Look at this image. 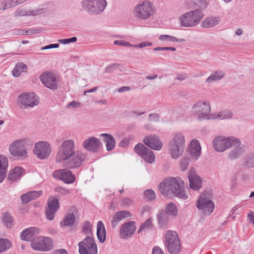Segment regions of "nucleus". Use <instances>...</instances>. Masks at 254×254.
I'll return each mask as SVG.
<instances>
[{"instance_id":"nucleus-13","label":"nucleus","mask_w":254,"mask_h":254,"mask_svg":"<svg viewBox=\"0 0 254 254\" xmlns=\"http://www.w3.org/2000/svg\"><path fill=\"white\" fill-rule=\"evenodd\" d=\"M135 152L146 162L153 164L155 162V155L151 150L142 143H138L134 147Z\"/></svg>"},{"instance_id":"nucleus-50","label":"nucleus","mask_w":254,"mask_h":254,"mask_svg":"<svg viewBox=\"0 0 254 254\" xmlns=\"http://www.w3.org/2000/svg\"><path fill=\"white\" fill-rule=\"evenodd\" d=\"M4 9H8L10 7L16 5L15 0H5L3 1Z\"/></svg>"},{"instance_id":"nucleus-64","label":"nucleus","mask_w":254,"mask_h":254,"mask_svg":"<svg viewBox=\"0 0 254 254\" xmlns=\"http://www.w3.org/2000/svg\"><path fill=\"white\" fill-rule=\"evenodd\" d=\"M53 254H68V253L65 249H61L54 251Z\"/></svg>"},{"instance_id":"nucleus-15","label":"nucleus","mask_w":254,"mask_h":254,"mask_svg":"<svg viewBox=\"0 0 254 254\" xmlns=\"http://www.w3.org/2000/svg\"><path fill=\"white\" fill-rule=\"evenodd\" d=\"M83 147L88 151L96 153L102 148V143L99 138L91 136L83 142Z\"/></svg>"},{"instance_id":"nucleus-17","label":"nucleus","mask_w":254,"mask_h":254,"mask_svg":"<svg viewBox=\"0 0 254 254\" xmlns=\"http://www.w3.org/2000/svg\"><path fill=\"white\" fill-rule=\"evenodd\" d=\"M77 210L75 206H71L67 210L60 224L62 227H71L73 226L75 221V214Z\"/></svg>"},{"instance_id":"nucleus-31","label":"nucleus","mask_w":254,"mask_h":254,"mask_svg":"<svg viewBox=\"0 0 254 254\" xmlns=\"http://www.w3.org/2000/svg\"><path fill=\"white\" fill-rule=\"evenodd\" d=\"M8 167V160L6 157L0 155V183H2L6 177Z\"/></svg>"},{"instance_id":"nucleus-62","label":"nucleus","mask_w":254,"mask_h":254,"mask_svg":"<svg viewBox=\"0 0 254 254\" xmlns=\"http://www.w3.org/2000/svg\"><path fill=\"white\" fill-rule=\"evenodd\" d=\"M129 144V140L127 138H124L120 142V146L121 147H126Z\"/></svg>"},{"instance_id":"nucleus-49","label":"nucleus","mask_w":254,"mask_h":254,"mask_svg":"<svg viewBox=\"0 0 254 254\" xmlns=\"http://www.w3.org/2000/svg\"><path fill=\"white\" fill-rule=\"evenodd\" d=\"M145 197L149 200H153L156 198V194L154 190H148L144 191Z\"/></svg>"},{"instance_id":"nucleus-23","label":"nucleus","mask_w":254,"mask_h":254,"mask_svg":"<svg viewBox=\"0 0 254 254\" xmlns=\"http://www.w3.org/2000/svg\"><path fill=\"white\" fill-rule=\"evenodd\" d=\"M60 208L59 199L54 196L49 197V220H53Z\"/></svg>"},{"instance_id":"nucleus-63","label":"nucleus","mask_w":254,"mask_h":254,"mask_svg":"<svg viewBox=\"0 0 254 254\" xmlns=\"http://www.w3.org/2000/svg\"><path fill=\"white\" fill-rule=\"evenodd\" d=\"M248 217L249 218L250 222L252 223L254 225V212L250 211L248 214Z\"/></svg>"},{"instance_id":"nucleus-53","label":"nucleus","mask_w":254,"mask_h":254,"mask_svg":"<svg viewBox=\"0 0 254 254\" xmlns=\"http://www.w3.org/2000/svg\"><path fill=\"white\" fill-rule=\"evenodd\" d=\"M77 41V38L73 37L68 39H63L59 40V42L63 44H67L69 43L75 42Z\"/></svg>"},{"instance_id":"nucleus-21","label":"nucleus","mask_w":254,"mask_h":254,"mask_svg":"<svg viewBox=\"0 0 254 254\" xmlns=\"http://www.w3.org/2000/svg\"><path fill=\"white\" fill-rule=\"evenodd\" d=\"M34 153L40 159H44L48 156V142L39 141L35 144Z\"/></svg>"},{"instance_id":"nucleus-11","label":"nucleus","mask_w":254,"mask_h":254,"mask_svg":"<svg viewBox=\"0 0 254 254\" xmlns=\"http://www.w3.org/2000/svg\"><path fill=\"white\" fill-rule=\"evenodd\" d=\"M80 254H97V246L91 236H87L78 244Z\"/></svg>"},{"instance_id":"nucleus-44","label":"nucleus","mask_w":254,"mask_h":254,"mask_svg":"<svg viewBox=\"0 0 254 254\" xmlns=\"http://www.w3.org/2000/svg\"><path fill=\"white\" fill-rule=\"evenodd\" d=\"M92 225L89 221H85L83 222L82 226V232L87 236H91L92 235Z\"/></svg>"},{"instance_id":"nucleus-59","label":"nucleus","mask_w":254,"mask_h":254,"mask_svg":"<svg viewBox=\"0 0 254 254\" xmlns=\"http://www.w3.org/2000/svg\"><path fill=\"white\" fill-rule=\"evenodd\" d=\"M80 106V103L75 102V101H72L70 103H69L67 105L66 108H76Z\"/></svg>"},{"instance_id":"nucleus-56","label":"nucleus","mask_w":254,"mask_h":254,"mask_svg":"<svg viewBox=\"0 0 254 254\" xmlns=\"http://www.w3.org/2000/svg\"><path fill=\"white\" fill-rule=\"evenodd\" d=\"M152 45V43H150V42H144V43H139L138 44H135V45H132V47H134V48H143L145 47H147V46H150Z\"/></svg>"},{"instance_id":"nucleus-22","label":"nucleus","mask_w":254,"mask_h":254,"mask_svg":"<svg viewBox=\"0 0 254 254\" xmlns=\"http://www.w3.org/2000/svg\"><path fill=\"white\" fill-rule=\"evenodd\" d=\"M40 230L37 227H30L23 230L20 233V238L25 241H32L37 235L40 234Z\"/></svg>"},{"instance_id":"nucleus-54","label":"nucleus","mask_w":254,"mask_h":254,"mask_svg":"<svg viewBox=\"0 0 254 254\" xmlns=\"http://www.w3.org/2000/svg\"><path fill=\"white\" fill-rule=\"evenodd\" d=\"M40 79L44 85L48 87V72H44L40 76Z\"/></svg>"},{"instance_id":"nucleus-42","label":"nucleus","mask_w":254,"mask_h":254,"mask_svg":"<svg viewBox=\"0 0 254 254\" xmlns=\"http://www.w3.org/2000/svg\"><path fill=\"white\" fill-rule=\"evenodd\" d=\"M244 163L247 167H254V152L247 154L244 158Z\"/></svg>"},{"instance_id":"nucleus-32","label":"nucleus","mask_w":254,"mask_h":254,"mask_svg":"<svg viewBox=\"0 0 254 254\" xmlns=\"http://www.w3.org/2000/svg\"><path fill=\"white\" fill-rule=\"evenodd\" d=\"M130 216V212L127 211H121L117 212L114 214L112 221V227L115 228L120 221Z\"/></svg>"},{"instance_id":"nucleus-40","label":"nucleus","mask_w":254,"mask_h":254,"mask_svg":"<svg viewBox=\"0 0 254 254\" xmlns=\"http://www.w3.org/2000/svg\"><path fill=\"white\" fill-rule=\"evenodd\" d=\"M165 212L168 215L176 216L178 214V209L176 205L173 202L168 203L165 207Z\"/></svg>"},{"instance_id":"nucleus-12","label":"nucleus","mask_w":254,"mask_h":254,"mask_svg":"<svg viewBox=\"0 0 254 254\" xmlns=\"http://www.w3.org/2000/svg\"><path fill=\"white\" fill-rule=\"evenodd\" d=\"M53 177L66 184H73L75 181V175L67 168L55 171L53 173Z\"/></svg>"},{"instance_id":"nucleus-46","label":"nucleus","mask_w":254,"mask_h":254,"mask_svg":"<svg viewBox=\"0 0 254 254\" xmlns=\"http://www.w3.org/2000/svg\"><path fill=\"white\" fill-rule=\"evenodd\" d=\"M152 218H149L146 221L142 224L139 229L138 232L146 231L153 228V224L152 223Z\"/></svg>"},{"instance_id":"nucleus-39","label":"nucleus","mask_w":254,"mask_h":254,"mask_svg":"<svg viewBox=\"0 0 254 254\" xmlns=\"http://www.w3.org/2000/svg\"><path fill=\"white\" fill-rule=\"evenodd\" d=\"M233 116L232 112L229 110H225L218 112L215 119H219L220 120H227L231 119Z\"/></svg>"},{"instance_id":"nucleus-29","label":"nucleus","mask_w":254,"mask_h":254,"mask_svg":"<svg viewBox=\"0 0 254 254\" xmlns=\"http://www.w3.org/2000/svg\"><path fill=\"white\" fill-rule=\"evenodd\" d=\"M100 136L103 137V141L105 143L106 149L110 151L112 150L115 146V139L113 135L109 133H101Z\"/></svg>"},{"instance_id":"nucleus-3","label":"nucleus","mask_w":254,"mask_h":254,"mask_svg":"<svg viewBox=\"0 0 254 254\" xmlns=\"http://www.w3.org/2000/svg\"><path fill=\"white\" fill-rule=\"evenodd\" d=\"M32 145V142L27 139L16 140L9 145V150L12 157L22 160L27 157V149Z\"/></svg>"},{"instance_id":"nucleus-10","label":"nucleus","mask_w":254,"mask_h":254,"mask_svg":"<svg viewBox=\"0 0 254 254\" xmlns=\"http://www.w3.org/2000/svg\"><path fill=\"white\" fill-rule=\"evenodd\" d=\"M211 107L208 101H199L192 107V113L197 116V119L201 121L210 119Z\"/></svg>"},{"instance_id":"nucleus-43","label":"nucleus","mask_w":254,"mask_h":254,"mask_svg":"<svg viewBox=\"0 0 254 254\" xmlns=\"http://www.w3.org/2000/svg\"><path fill=\"white\" fill-rule=\"evenodd\" d=\"M159 40L161 41H166V42H183L185 41L184 39H177L176 37L167 35H161L159 38Z\"/></svg>"},{"instance_id":"nucleus-30","label":"nucleus","mask_w":254,"mask_h":254,"mask_svg":"<svg viewBox=\"0 0 254 254\" xmlns=\"http://www.w3.org/2000/svg\"><path fill=\"white\" fill-rule=\"evenodd\" d=\"M185 147L169 144L168 150L172 158L177 159L184 151Z\"/></svg>"},{"instance_id":"nucleus-24","label":"nucleus","mask_w":254,"mask_h":254,"mask_svg":"<svg viewBox=\"0 0 254 254\" xmlns=\"http://www.w3.org/2000/svg\"><path fill=\"white\" fill-rule=\"evenodd\" d=\"M143 142L154 150H160L162 147V143L155 135L146 136L144 138Z\"/></svg>"},{"instance_id":"nucleus-45","label":"nucleus","mask_w":254,"mask_h":254,"mask_svg":"<svg viewBox=\"0 0 254 254\" xmlns=\"http://www.w3.org/2000/svg\"><path fill=\"white\" fill-rule=\"evenodd\" d=\"M11 247V243L7 239H0V253L6 251Z\"/></svg>"},{"instance_id":"nucleus-61","label":"nucleus","mask_w":254,"mask_h":254,"mask_svg":"<svg viewBox=\"0 0 254 254\" xmlns=\"http://www.w3.org/2000/svg\"><path fill=\"white\" fill-rule=\"evenodd\" d=\"M14 14L15 16L17 17L27 16V11L23 10L17 9L15 11Z\"/></svg>"},{"instance_id":"nucleus-55","label":"nucleus","mask_w":254,"mask_h":254,"mask_svg":"<svg viewBox=\"0 0 254 254\" xmlns=\"http://www.w3.org/2000/svg\"><path fill=\"white\" fill-rule=\"evenodd\" d=\"M55 190L57 192L60 193L64 195H66L69 193V190L61 187H57Z\"/></svg>"},{"instance_id":"nucleus-27","label":"nucleus","mask_w":254,"mask_h":254,"mask_svg":"<svg viewBox=\"0 0 254 254\" xmlns=\"http://www.w3.org/2000/svg\"><path fill=\"white\" fill-rule=\"evenodd\" d=\"M158 223L160 228L166 229L169 227V215L163 210L160 211L157 215Z\"/></svg>"},{"instance_id":"nucleus-38","label":"nucleus","mask_w":254,"mask_h":254,"mask_svg":"<svg viewBox=\"0 0 254 254\" xmlns=\"http://www.w3.org/2000/svg\"><path fill=\"white\" fill-rule=\"evenodd\" d=\"M27 69V65L23 63H18L12 70V75L16 77H19L22 72H26Z\"/></svg>"},{"instance_id":"nucleus-25","label":"nucleus","mask_w":254,"mask_h":254,"mask_svg":"<svg viewBox=\"0 0 254 254\" xmlns=\"http://www.w3.org/2000/svg\"><path fill=\"white\" fill-rule=\"evenodd\" d=\"M25 173V170L21 167L17 166L14 167L8 173L7 180L10 183L21 179Z\"/></svg>"},{"instance_id":"nucleus-18","label":"nucleus","mask_w":254,"mask_h":254,"mask_svg":"<svg viewBox=\"0 0 254 254\" xmlns=\"http://www.w3.org/2000/svg\"><path fill=\"white\" fill-rule=\"evenodd\" d=\"M31 247L35 251H48V237L39 236L35 238L31 242Z\"/></svg>"},{"instance_id":"nucleus-2","label":"nucleus","mask_w":254,"mask_h":254,"mask_svg":"<svg viewBox=\"0 0 254 254\" xmlns=\"http://www.w3.org/2000/svg\"><path fill=\"white\" fill-rule=\"evenodd\" d=\"M184 183L180 178L168 177L163 180L158 189L164 197L172 198L177 196L187 199L188 196L184 188Z\"/></svg>"},{"instance_id":"nucleus-14","label":"nucleus","mask_w":254,"mask_h":254,"mask_svg":"<svg viewBox=\"0 0 254 254\" xmlns=\"http://www.w3.org/2000/svg\"><path fill=\"white\" fill-rule=\"evenodd\" d=\"M18 101L25 107H34L38 104V97L34 92L23 93L18 96Z\"/></svg>"},{"instance_id":"nucleus-37","label":"nucleus","mask_w":254,"mask_h":254,"mask_svg":"<svg viewBox=\"0 0 254 254\" xmlns=\"http://www.w3.org/2000/svg\"><path fill=\"white\" fill-rule=\"evenodd\" d=\"M225 76V73L222 70H217L212 72L206 79V83H211L222 79Z\"/></svg>"},{"instance_id":"nucleus-47","label":"nucleus","mask_w":254,"mask_h":254,"mask_svg":"<svg viewBox=\"0 0 254 254\" xmlns=\"http://www.w3.org/2000/svg\"><path fill=\"white\" fill-rule=\"evenodd\" d=\"M190 161V158L188 157H184L180 160V167L182 171H185L188 168Z\"/></svg>"},{"instance_id":"nucleus-16","label":"nucleus","mask_w":254,"mask_h":254,"mask_svg":"<svg viewBox=\"0 0 254 254\" xmlns=\"http://www.w3.org/2000/svg\"><path fill=\"white\" fill-rule=\"evenodd\" d=\"M189 187L194 190H199L202 187V180L196 173V171L190 168L188 174Z\"/></svg>"},{"instance_id":"nucleus-34","label":"nucleus","mask_w":254,"mask_h":254,"mask_svg":"<svg viewBox=\"0 0 254 254\" xmlns=\"http://www.w3.org/2000/svg\"><path fill=\"white\" fill-rule=\"evenodd\" d=\"M169 144L185 147V138L183 133L177 132L173 134Z\"/></svg>"},{"instance_id":"nucleus-58","label":"nucleus","mask_w":254,"mask_h":254,"mask_svg":"<svg viewBox=\"0 0 254 254\" xmlns=\"http://www.w3.org/2000/svg\"><path fill=\"white\" fill-rule=\"evenodd\" d=\"M152 254H165L161 249L158 246H155L152 252Z\"/></svg>"},{"instance_id":"nucleus-20","label":"nucleus","mask_w":254,"mask_h":254,"mask_svg":"<svg viewBox=\"0 0 254 254\" xmlns=\"http://www.w3.org/2000/svg\"><path fill=\"white\" fill-rule=\"evenodd\" d=\"M200 144L197 140L192 139L189 147V154L193 161L198 159L201 154V150Z\"/></svg>"},{"instance_id":"nucleus-1","label":"nucleus","mask_w":254,"mask_h":254,"mask_svg":"<svg viewBox=\"0 0 254 254\" xmlns=\"http://www.w3.org/2000/svg\"><path fill=\"white\" fill-rule=\"evenodd\" d=\"M85 158V154L75 150L73 140L68 139L64 141L59 147L56 161L63 163L65 167L72 169L79 168Z\"/></svg>"},{"instance_id":"nucleus-41","label":"nucleus","mask_w":254,"mask_h":254,"mask_svg":"<svg viewBox=\"0 0 254 254\" xmlns=\"http://www.w3.org/2000/svg\"><path fill=\"white\" fill-rule=\"evenodd\" d=\"M2 222L7 228H11L13 225V219L8 212H5L2 215Z\"/></svg>"},{"instance_id":"nucleus-19","label":"nucleus","mask_w":254,"mask_h":254,"mask_svg":"<svg viewBox=\"0 0 254 254\" xmlns=\"http://www.w3.org/2000/svg\"><path fill=\"white\" fill-rule=\"evenodd\" d=\"M135 231L134 221H128L125 223L121 227L120 237L121 239H127L131 237Z\"/></svg>"},{"instance_id":"nucleus-52","label":"nucleus","mask_w":254,"mask_h":254,"mask_svg":"<svg viewBox=\"0 0 254 254\" xmlns=\"http://www.w3.org/2000/svg\"><path fill=\"white\" fill-rule=\"evenodd\" d=\"M114 44L116 45L124 46V47H131L132 44H130L128 42L124 40H116L114 42Z\"/></svg>"},{"instance_id":"nucleus-8","label":"nucleus","mask_w":254,"mask_h":254,"mask_svg":"<svg viewBox=\"0 0 254 254\" xmlns=\"http://www.w3.org/2000/svg\"><path fill=\"white\" fill-rule=\"evenodd\" d=\"M107 5L106 0H83L82 7L90 14L97 15L103 12Z\"/></svg>"},{"instance_id":"nucleus-36","label":"nucleus","mask_w":254,"mask_h":254,"mask_svg":"<svg viewBox=\"0 0 254 254\" xmlns=\"http://www.w3.org/2000/svg\"><path fill=\"white\" fill-rule=\"evenodd\" d=\"M97 236L98 239L101 243L105 242L106 236V232L104 224L102 221H99L97 223Z\"/></svg>"},{"instance_id":"nucleus-35","label":"nucleus","mask_w":254,"mask_h":254,"mask_svg":"<svg viewBox=\"0 0 254 254\" xmlns=\"http://www.w3.org/2000/svg\"><path fill=\"white\" fill-rule=\"evenodd\" d=\"M240 146V145L235 146V147L229 152L228 157L229 159L231 160L236 159L244 153V148Z\"/></svg>"},{"instance_id":"nucleus-60","label":"nucleus","mask_w":254,"mask_h":254,"mask_svg":"<svg viewBox=\"0 0 254 254\" xmlns=\"http://www.w3.org/2000/svg\"><path fill=\"white\" fill-rule=\"evenodd\" d=\"M117 65H118V64H109L105 68L106 72H111L115 69V67Z\"/></svg>"},{"instance_id":"nucleus-57","label":"nucleus","mask_w":254,"mask_h":254,"mask_svg":"<svg viewBox=\"0 0 254 254\" xmlns=\"http://www.w3.org/2000/svg\"><path fill=\"white\" fill-rule=\"evenodd\" d=\"M150 121L158 122L159 121V116L156 113H152L149 115Z\"/></svg>"},{"instance_id":"nucleus-6","label":"nucleus","mask_w":254,"mask_h":254,"mask_svg":"<svg viewBox=\"0 0 254 254\" xmlns=\"http://www.w3.org/2000/svg\"><path fill=\"white\" fill-rule=\"evenodd\" d=\"M203 16L204 14L201 10L195 9L181 15L179 21L182 26L192 27L198 24Z\"/></svg>"},{"instance_id":"nucleus-9","label":"nucleus","mask_w":254,"mask_h":254,"mask_svg":"<svg viewBox=\"0 0 254 254\" xmlns=\"http://www.w3.org/2000/svg\"><path fill=\"white\" fill-rule=\"evenodd\" d=\"M211 198V193L205 192L201 194L197 200L196 207L205 215H210L214 210V203Z\"/></svg>"},{"instance_id":"nucleus-4","label":"nucleus","mask_w":254,"mask_h":254,"mask_svg":"<svg viewBox=\"0 0 254 254\" xmlns=\"http://www.w3.org/2000/svg\"><path fill=\"white\" fill-rule=\"evenodd\" d=\"M155 12V8L153 4L148 0H140L133 9V16L142 20L149 18Z\"/></svg>"},{"instance_id":"nucleus-28","label":"nucleus","mask_w":254,"mask_h":254,"mask_svg":"<svg viewBox=\"0 0 254 254\" xmlns=\"http://www.w3.org/2000/svg\"><path fill=\"white\" fill-rule=\"evenodd\" d=\"M61 83V78L59 74L49 72V89H56Z\"/></svg>"},{"instance_id":"nucleus-7","label":"nucleus","mask_w":254,"mask_h":254,"mask_svg":"<svg viewBox=\"0 0 254 254\" xmlns=\"http://www.w3.org/2000/svg\"><path fill=\"white\" fill-rule=\"evenodd\" d=\"M164 245L171 254H178L181 250V242L177 233L168 230L164 235Z\"/></svg>"},{"instance_id":"nucleus-48","label":"nucleus","mask_w":254,"mask_h":254,"mask_svg":"<svg viewBox=\"0 0 254 254\" xmlns=\"http://www.w3.org/2000/svg\"><path fill=\"white\" fill-rule=\"evenodd\" d=\"M40 32V29H39L29 28L27 30H25V29L19 30L18 31L17 34H18V35H24V34L33 35V34H35L37 33H39Z\"/></svg>"},{"instance_id":"nucleus-33","label":"nucleus","mask_w":254,"mask_h":254,"mask_svg":"<svg viewBox=\"0 0 254 254\" xmlns=\"http://www.w3.org/2000/svg\"><path fill=\"white\" fill-rule=\"evenodd\" d=\"M220 21V18L218 16H210L206 18L201 23V26L203 28H209L217 25Z\"/></svg>"},{"instance_id":"nucleus-5","label":"nucleus","mask_w":254,"mask_h":254,"mask_svg":"<svg viewBox=\"0 0 254 254\" xmlns=\"http://www.w3.org/2000/svg\"><path fill=\"white\" fill-rule=\"evenodd\" d=\"M241 141L234 137H226L224 136L215 137L212 142L213 149L217 152H223L228 148L239 146Z\"/></svg>"},{"instance_id":"nucleus-26","label":"nucleus","mask_w":254,"mask_h":254,"mask_svg":"<svg viewBox=\"0 0 254 254\" xmlns=\"http://www.w3.org/2000/svg\"><path fill=\"white\" fill-rule=\"evenodd\" d=\"M42 191L41 190L30 191L27 193H24L21 196L22 203L26 204L29 202L39 197L42 195Z\"/></svg>"},{"instance_id":"nucleus-51","label":"nucleus","mask_w":254,"mask_h":254,"mask_svg":"<svg viewBox=\"0 0 254 254\" xmlns=\"http://www.w3.org/2000/svg\"><path fill=\"white\" fill-rule=\"evenodd\" d=\"M44 10V8H39L33 10L27 11V16H35L43 12Z\"/></svg>"}]
</instances>
